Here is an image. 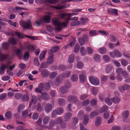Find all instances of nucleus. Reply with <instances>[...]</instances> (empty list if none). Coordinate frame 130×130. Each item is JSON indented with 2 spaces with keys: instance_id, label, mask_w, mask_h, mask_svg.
Masks as SVG:
<instances>
[{
  "instance_id": "5fc2aeb1",
  "label": "nucleus",
  "mask_w": 130,
  "mask_h": 130,
  "mask_svg": "<svg viewBox=\"0 0 130 130\" xmlns=\"http://www.w3.org/2000/svg\"><path fill=\"white\" fill-rule=\"evenodd\" d=\"M103 59L105 61L108 62L110 60V57L108 56L105 55L103 56Z\"/></svg>"
},
{
  "instance_id": "37998d69",
  "label": "nucleus",
  "mask_w": 130,
  "mask_h": 130,
  "mask_svg": "<svg viewBox=\"0 0 130 130\" xmlns=\"http://www.w3.org/2000/svg\"><path fill=\"white\" fill-rule=\"evenodd\" d=\"M80 20L82 25H85L88 22V19L87 18H81Z\"/></svg>"
},
{
  "instance_id": "0e129e2a",
  "label": "nucleus",
  "mask_w": 130,
  "mask_h": 130,
  "mask_svg": "<svg viewBox=\"0 0 130 130\" xmlns=\"http://www.w3.org/2000/svg\"><path fill=\"white\" fill-rule=\"evenodd\" d=\"M79 46L78 43H76L75 46L74 51L75 53H77L78 51Z\"/></svg>"
},
{
  "instance_id": "a19ab883",
  "label": "nucleus",
  "mask_w": 130,
  "mask_h": 130,
  "mask_svg": "<svg viewBox=\"0 0 130 130\" xmlns=\"http://www.w3.org/2000/svg\"><path fill=\"white\" fill-rule=\"evenodd\" d=\"M9 43L7 42H5L3 43L2 44L3 47L5 50H7L9 48Z\"/></svg>"
},
{
  "instance_id": "9d476101",
  "label": "nucleus",
  "mask_w": 130,
  "mask_h": 130,
  "mask_svg": "<svg viewBox=\"0 0 130 130\" xmlns=\"http://www.w3.org/2000/svg\"><path fill=\"white\" fill-rule=\"evenodd\" d=\"M108 12L110 14H113L116 16L118 15V10L115 9L109 8L107 9Z\"/></svg>"
},
{
  "instance_id": "9b49d317",
  "label": "nucleus",
  "mask_w": 130,
  "mask_h": 130,
  "mask_svg": "<svg viewBox=\"0 0 130 130\" xmlns=\"http://www.w3.org/2000/svg\"><path fill=\"white\" fill-rule=\"evenodd\" d=\"M72 116V113L70 112L66 113L64 116V119L65 121H69L71 118Z\"/></svg>"
},
{
  "instance_id": "a211bd4d",
  "label": "nucleus",
  "mask_w": 130,
  "mask_h": 130,
  "mask_svg": "<svg viewBox=\"0 0 130 130\" xmlns=\"http://www.w3.org/2000/svg\"><path fill=\"white\" fill-rule=\"evenodd\" d=\"M49 74V72L46 69H43L42 70L41 74L43 77H46Z\"/></svg>"
},
{
  "instance_id": "864d4df0",
  "label": "nucleus",
  "mask_w": 130,
  "mask_h": 130,
  "mask_svg": "<svg viewBox=\"0 0 130 130\" xmlns=\"http://www.w3.org/2000/svg\"><path fill=\"white\" fill-rule=\"evenodd\" d=\"M110 4L111 3L110 2H109V1H107V2H106V1H105L102 2L99 5V6H104L106 5L107 4H108L109 5H110Z\"/></svg>"
},
{
  "instance_id": "7ed1b4c3",
  "label": "nucleus",
  "mask_w": 130,
  "mask_h": 130,
  "mask_svg": "<svg viewBox=\"0 0 130 130\" xmlns=\"http://www.w3.org/2000/svg\"><path fill=\"white\" fill-rule=\"evenodd\" d=\"M53 24L56 26L55 29L58 31H60L61 30V28L60 27V23L59 21V19L58 18H54L52 20Z\"/></svg>"
},
{
  "instance_id": "052dcab7",
  "label": "nucleus",
  "mask_w": 130,
  "mask_h": 130,
  "mask_svg": "<svg viewBox=\"0 0 130 130\" xmlns=\"http://www.w3.org/2000/svg\"><path fill=\"white\" fill-rule=\"evenodd\" d=\"M46 30L49 32L52 31L53 30V28L52 26L50 25H47L46 26Z\"/></svg>"
},
{
  "instance_id": "09e8293b",
  "label": "nucleus",
  "mask_w": 130,
  "mask_h": 130,
  "mask_svg": "<svg viewBox=\"0 0 130 130\" xmlns=\"http://www.w3.org/2000/svg\"><path fill=\"white\" fill-rule=\"evenodd\" d=\"M94 58L96 61L99 62L100 60V57L99 55L95 54L94 55Z\"/></svg>"
},
{
  "instance_id": "774afa93",
  "label": "nucleus",
  "mask_w": 130,
  "mask_h": 130,
  "mask_svg": "<svg viewBox=\"0 0 130 130\" xmlns=\"http://www.w3.org/2000/svg\"><path fill=\"white\" fill-rule=\"evenodd\" d=\"M25 107V105L22 104H20L18 107V111L20 112L21 111L24 109Z\"/></svg>"
},
{
  "instance_id": "ea45409f",
  "label": "nucleus",
  "mask_w": 130,
  "mask_h": 130,
  "mask_svg": "<svg viewBox=\"0 0 130 130\" xmlns=\"http://www.w3.org/2000/svg\"><path fill=\"white\" fill-rule=\"evenodd\" d=\"M81 24V22L79 21H77L76 22L72 21L71 23V25L72 26H78L80 25Z\"/></svg>"
},
{
  "instance_id": "f257e3e1",
  "label": "nucleus",
  "mask_w": 130,
  "mask_h": 130,
  "mask_svg": "<svg viewBox=\"0 0 130 130\" xmlns=\"http://www.w3.org/2000/svg\"><path fill=\"white\" fill-rule=\"evenodd\" d=\"M19 24L25 28L30 29L32 27L31 22L29 20H27L26 21L21 20L19 22Z\"/></svg>"
},
{
  "instance_id": "423d86ee",
  "label": "nucleus",
  "mask_w": 130,
  "mask_h": 130,
  "mask_svg": "<svg viewBox=\"0 0 130 130\" xmlns=\"http://www.w3.org/2000/svg\"><path fill=\"white\" fill-rule=\"evenodd\" d=\"M51 13H48L47 15H45L43 16V20L46 23H48L50 21V17L52 15Z\"/></svg>"
},
{
  "instance_id": "6e6d98bb",
  "label": "nucleus",
  "mask_w": 130,
  "mask_h": 130,
  "mask_svg": "<svg viewBox=\"0 0 130 130\" xmlns=\"http://www.w3.org/2000/svg\"><path fill=\"white\" fill-rule=\"evenodd\" d=\"M34 64L36 66L38 67L39 65L38 59L37 58H35L34 59Z\"/></svg>"
},
{
  "instance_id": "4d7b16f0",
  "label": "nucleus",
  "mask_w": 130,
  "mask_h": 130,
  "mask_svg": "<svg viewBox=\"0 0 130 130\" xmlns=\"http://www.w3.org/2000/svg\"><path fill=\"white\" fill-rule=\"evenodd\" d=\"M105 101L106 103L109 106L111 105L112 104V102L109 98H105Z\"/></svg>"
},
{
  "instance_id": "b1692460",
  "label": "nucleus",
  "mask_w": 130,
  "mask_h": 130,
  "mask_svg": "<svg viewBox=\"0 0 130 130\" xmlns=\"http://www.w3.org/2000/svg\"><path fill=\"white\" fill-rule=\"evenodd\" d=\"M65 101L63 98H60L58 100V103L60 106H62L65 104Z\"/></svg>"
},
{
  "instance_id": "4c0bfd02",
  "label": "nucleus",
  "mask_w": 130,
  "mask_h": 130,
  "mask_svg": "<svg viewBox=\"0 0 130 130\" xmlns=\"http://www.w3.org/2000/svg\"><path fill=\"white\" fill-rule=\"evenodd\" d=\"M68 18L66 19V20L68 22L69 21V20L71 21H77V20L78 19L77 17H74L72 18H70L71 17H69V16H67Z\"/></svg>"
},
{
  "instance_id": "de8ad7c7",
  "label": "nucleus",
  "mask_w": 130,
  "mask_h": 130,
  "mask_svg": "<svg viewBox=\"0 0 130 130\" xmlns=\"http://www.w3.org/2000/svg\"><path fill=\"white\" fill-rule=\"evenodd\" d=\"M58 69L59 70L61 71H64L66 69V66L63 64L59 65L58 67Z\"/></svg>"
},
{
  "instance_id": "f03ea898",
  "label": "nucleus",
  "mask_w": 130,
  "mask_h": 130,
  "mask_svg": "<svg viewBox=\"0 0 130 130\" xmlns=\"http://www.w3.org/2000/svg\"><path fill=\"white\" fill-rule=\"evenodd\" d=\"M89 79L90 82L94 86H97L100 83L98 79L94 76H91L89 77Z\"/></svg>"
},
{
  "instance_id": "20e7f679",
  "label": "nucleus",
  "mask_w": 130,
  "mask_h": 130,
  "mask_svg": "<svg viewBox=\"0 0 130 130\" xmlns=\"http://www.w3.org/2000/svg\"><path fill=\"white\" fill-rule=\"evenodd\" d=\"M79 82L82 83H83L85 82L86 78V73L84 71H82L81 72V73L79 75Z\"/></svg>"
},
{
  "instance_id": "c756f323",
  "label": "nucleus",
  "mask_w": 130,
  "mask_h": 130,
  "mask_svg": "<svg viewBox=\"0 0 130 130\" xmlns=\"http://www.w3.org/2000/svg\"><path fill=\"white\" fill-rule=\"evenodd\" d=\"M75 56L73 54H72L70 55L68 58V62L71 63L73 62Z\"/></svg>"
},
{
  "instance_id": "473e14b6",
  "label": "nucleus",
  "mask_w": 130,
  "mask_h": 130,
  "mask_svg": "<svg viewBox=\"0 0 130 130\" xmlns=\"http://www.w3.org/2000/svg\"><path fill=\"white\" fill-rule=\"evenodd\" d=\"M108 107L106 105H104L100 109V111L101 112H103L108 110Z\"/></svg>"
},
{
  "instance_id": "e2e57ef3",
  "label": "nucleus",
  "mask_w": 130,
  "mask_h": 130,
  "mask_svg": "<svg viewBox=\"0 0 130 130\" xmlns=\"http://www.w3.org/2000/svg\"><path fill=\"white\" fill-rule=\"evenodd\" d=\"M59 49V47L58 46H55L52 48L51 50L52 53H55L57 52Z\"/></svg>"
},
{
  "instance_id": "bf43d9fd",
  "label": "nucleus",
  "mask_w": 130,
  "mask_h": 130,
  "mask_svg": "<svg viewBox=\"0 0 130 130\" xmlns=\"http://www.w3.org/2000/svg\"><path fill=\"white\" fill-rule=\"evenodd\" d=\"M60 82V81L59 79V78L57 77L55 79V81L54 82L55 85L57 86H58L59 85Z\"/></svg>"
},
{
  "instance_id": "0eeeda50",
  "label": "nucleus",
  "mask_w": 130,
  "mask_h": 130,
  "mask_svg": "<svg viewBox=\"0 0 130 130\" xmlns=\"http://www.w3.org/2000/svg\"><path fill=\"white\" fill-rule=\"evenodd\" d=\"M44 87L42 83H40L38 86V88H36L35 89V91L37 93H41L42 91L44 89Z\"/></svg>"
},
{
  "instance_id": "13d9d810",
  "label": "nucleus",
  "mask_w": 130,
  "mask_h": 130,
  "mask_svg": "<svg viewBox=\"0 0 130 130\" xmlns=\"http://www.w3.org/2000/svg\"><path fill=\"white\" fill-rule=\"evenodd\" d=\"M29 111L27 110H25L22 112V116L24 118H26L28 116Z\"/></svg>"
},
{
  "instance_id": "412c9836",
  "label": "nucleus",
  "mask_w": 130,
  "mask_h": 130,
  "mask_svg": "<svg viewBox=\"0 0 130 130\" xmlns=\"http://www.w3.org/2000/svg\"><path fill=\"white\" fill-rule=\"evenodd\" d=\"M71 80L73 82L77 81L78 79V77L77 75L75 74H73L71 76Z\"/></svg>"
},
{
  "instance_id": "4468645a",
  "label": "nucleus",
  "mask_w": 130,
  "mask_h": 130,
  "mask_svg": "<svg viewBox=\"0 0 130 130\" xmlns=\"http://www.w3.org/2000/svg\"><path fill=\"white\" fill-rule=\"evenodd\" d=\"M8 41L9 43L12 45L16 44L17 43V39L12 37H9Z\"/></svg>"
},
{
  "instance_id": "c85d7f7f",
  "label": "nucleus",
  "mask_w": 130,
  "mask_h": 130,
  "mask_svg": "<svg viewBox=\"0 0 130 130\" xmlns=\"http://www.w3.org/2000/svg\"><path fill=\"white\" fill-rule=\"evenodd\" d=\"M5 116L6 118L10 119L12 118V113L10 111H8L5 113Z\"/></svg>"
},
{
  "instance_id": "3c124183",
  "label": "nucleus",
  "mask_w": 130,
  "mask_h": 130,
  "mask_svg": "<svg viewBox=\"0 0 130 130\" xmlns=\"http://www.w3.org/2000/svg\"><path fill=\"white\" fill-rule=\"evenodd\" d=\"M43 22V20L42 18H41L36 20L35 21V23L37 26H39L42 24Z\"/></svg>"
},
{
  "instance_id": "680f3d73",
  "label": "nucleus",
  "mask_w": 130,
  "mask_h": 130,
  "mask_svg": "<svg viewBox=\"0 0 130 130\" xmlns=\"http://www.w3.org/2000/svg\"><path fill=\"white\" fill-rule=\"evenodd\" d=\"M97 102V100L95 99H93L91 100L90 102V104L92 106H95Z\"/></svg>"
},
{
  "instance_id": "ddd939ff",
  "label": "nucleus",
  "mask_w": 130,
  "mask_h": 130,
  "mask_svg": "<svg viewBox=\"0 0 130 130\" xmlns=\"http://www.w3.org/2000/svg\"><path fill=\"white\" fill-rule=\"evenodd\" d=\"M70 6V5H58L57 6H51V7L52 8H54L57 9H60L63 8H65L69 7Z\"/></svg>"
},
{
  "instance_id": "e433bc0d",
  "label": "nucleus",
  "mask_w": 130,
  "mask_h": 130,
  "mask_svg": "<svg viewBox=\"0 0 130 130\" xmlns=\"http://www.w3.org/2000/svg\"><path fill=\"white\" fill-rule=\"evenodd\" d=\"M89 102L90 100L88 99H87L82 101L81 103V104L83 106H85L89 104Z\"/></svg>"
},
{
  "instance_id": "dca6fc26",
  "label": "nucleus",
  "mask_w": 130,
  "mask_h": 130,
  "mask_svg": "<svg viewBox=\"0 0 130 130\" xmlns=\"http://www.w3.org/2000/svg\"><path fill=\"white\" fill-rule=\"evenodd\" d=\"M37 101V96L34 95H32L31 98V100L30 102L29 106L30 107L32 103L35 104Z\"/></svg>"
},
{
  "instance_id": "2eb2a0df",
  "label": "nucleus",
  "mask_w": 130,
  "mask_h": 130,
  "mask_svg": "<svg viewBox=\"0 0 130 130\" xmlns=\"http://www.w3.org/2000/svg\"><path fill=\"white\" fill-rule=\"evenodd\" d=\"M71 74V72L70 71H66L62 73L61 76L62 78H66L69 77Z\"/></svg>"
},
{
  "instance_id": "5701e85b",
  "label": "nucleus",
  "mask_w": 130,
  "mask_h": 130,
  "mask_svg": "<svg viewBox=\"0 0 130 130\" xmlns=\"http://www.w3.org/2000/svg\"><path fill=\"white\" fill-rule=\"evenodd\" d=\"M55 121L57 124L59 125L61 124L63 122L62 118L60 117H58L55 119Z\"/></svg>"
},
{
  "instance_id": "f3484780",
  "label": "nucleus",
  "mask_w": 130,
  "mask_h": 130,
  "mask_svg": "<svg viewBox=\"0 0 130 130\" xmlns=\"http://www.w3.org/2000/svg\"><path fill=\"white\" fill-rule=\"evenodd\" d=\"M8 55L7 54H2L0 52V61L3 62L8 57Z\"/></svg>"
},
{
  "instance_id": "aec40b11",
  "label": "nucleus",
  "mask_w": 130,
  "mask_h": 130,
  "mask_svg": "<svg viewBox=\"0 0 130 130\" xmlns=\"http://www.w3.org/2000/svg\"><path fill=\"white\" fill-rule=\"evenodd\" d=\"M42 99L45 100H48L50 99L49 95L46 93H42Z\"/></svg>"
},
{
  "instance_id": "49530a36",
  "label": "nucleus",
  "mask_w": 130,
  "mask_h": 130,
  "mask_svg": "<svg viewBox=\"0 0 130 130\" xmlns=\"http://www.w3.org/2000/svg\"><path fill=\"white\" fill-rule=\"evenodd\" d=\"M91 92L93 94L95 95L98 92V89L96 87L92 88L91 89Z\"/></svg>"
},
{
  "instance_id": "79ce46f5",
  "label": "nucleus",
  "mask_w": 130,
  "mask_h": 130,
  "mask_svg": "<svg viewBox=\"0 0 130 130\" xmlns=\"http://www.w3.org/2000/svg\"><path fill=\"white\" fill-rule=\"evenodd\" d=\"M88 116L87 115H85L84 116V120L83 121V123L84 125H86L88 122Z\"/></svg>"
},
{
  "instance_id": "c03bdc74",
  "label": "nucleus",
  "mask_w": 130,
  "mask_h": 130,
  "mask_svg": "<svg viewBox=\"0 0 130 130\" xmlns=\"http://www.w3.org/2000/svg\"><path fill=\"white\" fill-rule=\"evenodd\" d=\"M36 109L37 111H41L43 110L41 103H39L37 104Z\"/></svg>"
},
{
  "instance_id": "4be33fe9",
  "label": "nucleus",
  "mask_w": 130,
  "mask_h": 130,
  "mask_svg": "<svg viewBox=\"0 0 130 130\" xmlns=\"http://www.w3.org/2000/svg\"><path fill=\"white\" fill-rule=\"evenodd\" d=\"M112 69V66L111 65H108L105 68V71L106 73H109Z\"/></svg>"
},
{
  "instance_id": "2f4dec72",
  "label": "nucleus",
  "mask_w": 130,
  "mask_h": 130,
  "mask_svg": "<svg viewBox=\"0 0 130 130\" xmlns=\"http://www.w3.org/2000/svg\"><path fill=\"white\" fill-rule=\"evenodd\" d=\"M106 48L104 47L101 48L98 50L99 52L102 54H105L106 53Z\"/></svg>"
},
{
  "instance_id": "cd10ccee",
  "label": "nucleus",
  "mask_w": 130,
  "mask_h": 130,
  "mask_svg": "<svg viewBox=\"0 0 130 130\" xmlns=\"http://www.w3.org/2000/svg\"><path fill=\"white\" fill-rule=\"evenodd\" d=\"M112 101L115 104H118L120 101V99L118 97H115L111 99Z\"/></svg>"
},
{
  "instance_id": "f704fd0d",
  "label": "nucleus",
  "mask_w": 130,
  "mask_h": 130,
  "mask_svg": "<svg viewBox=\"0 0 130 130\" xmlns=\"http://www.w3.org/2000/svg\"><path fill=\"white\" fill-rule=\"evenodd\" d=\"M114 52H115L116 57L119 58L121 57L122 56V54L118 50L114 49Z\"/></svg>"
},
{
  "instance_id": "a18cd8bd",
  "label": "nucleus",
  "mask_w": 130,
  "mask_h": 130,
  "mask_svg": "<svg viewBox=\"0 0 130 130\" xmlns=\"http://www.w3.org/2000/svg\"><path fill=\"white\" fill-rule=\"evenodd\" d=\"M98 32L95 30H91L89 32V35L90 36H93L96 35L98 34Z\"/></svg>"
},
{
  "instance_id": "69168bd1",
  "label": "nucleus",
  "mask_w": 130,
  "mask_h": 130,
  "mask_svg": "<svg viewBox=\"0 0 130 130\" xmlns=\"http://www.w3.org/2000/svg\"><path fill=\"white\" fill-rule=\"evenodd\" d=\"M57 75V73L56 72H52L50 75V78L51 79H54Z\"/></svg>"
},
{
  "instance_id": "6e6552de",
  "label": "nucleus",
  "mask_w": 130,
  "mask_h": 130,
  "mask_svg": "<svg viewBox=\"0 0 130 130\" xmlns=\"http://www.w3.org/2000/svg\"><path fill=\"white\" fill-rule=\"evenodd\" d=\"M44 109L47 113H48L51 112L52 109V104L50 103L47 104L45 106Z\"/></svg>"
},
{
  "instance_id": "8fccbe9b",
  "label": "nucleus",
  "mask_w": 130,
  "mask_h": 130,
  "mask_svg": "<svg viewBox=\"0 0 130 130\" xmlns=\"http://www.w3.org/2000/svg\"><path fill=\"white\" fill-rule=\"evenodd\" d=\"M121 63L123 66H125L128 64V61L125 59H123L121 60Z\"/></svg>"
},
{
  "instance_id": "7c9ffc66",
  "label": "nucleus",
  "mask_w": 130,
  "mask_h": 130,
  "mask_svg": "<svg viewBox=\"0 0 130 130\" xmlns=\"http://www.w3.org/2000/svg\"><path fill=\"white\" fill-rule=\"evenodd\" d=\"M22 101L24 102L27 101L29 100V97L27 94H25L22 96Z\"/></svg>"
},
{
  "instance_id": "338daca9",
  "label": "nucleus",
  "mask_w": 130,
  "mask_h": 130,
  "mask_svg": "<svg viewBox=\"0 0 130 130\" xmlns=\"http://www.w3.org/2000/svg\"><path fill=\"white\" fill-rule=\"evenodd\" d=\"M22 96V94L21 93H16L14 95V97L17 100L20 99Z\"/></svg>"
},
{
  "instance_id": "f8f14e48",
  "label": "nucleus",
  "mask_w": 130,
  "mask_h": 130,
  "mask_svg": "<svg viewBox=\"0 0 130 130\" xmlns=\"http://www.w3.org/2000/svg\"><path fill=\"white\" fill-rule=\"evenodd\" d=\"M69 88H68L66 86H63L59 89V92L62 94H65L68 92Z\"/></svg>"
},
{
  "instance_id": "c9c22d12",
  "label": "nucleus",
  "mask_w": 130,
  "mask_h": 130,
  "mask_svg": "<svg viewBox=\"0 0 130 130\" xmlns=\"http://www.w3.org/2000/svg\"><path fill=\"white\" fill-rule=\"evenodd\" d=\"M25 44L26 45V47L28 49H29L32 51L34 50V47L32 45H29L28 43L26 42L25 43Z\"/></svg>"
},
{
  "instance_id": "6ab92c4d",
  "label": "nucleus",
  "mask_w": 130,
  "mask_h": 130,
  "mask_svg": "<svg viewBox=\"0 0 130 130\" xmlns=\"http://www.w3.org/2000/svg\"><path fill=\"white\" fill-rule=\"evenodd\" d=\"M102 122L101 118L99 117H96L95 121V125L97 126H99L100 125Z\"/></svg>"
},
{
  "instance_id": "72a5a7b5",
  "label": "nucleus",
  "mask_w": 130,
  "mask_h": 130,
  "mask_svg": "<svg viewBox=\"0 0 130 130\" xmlns=\"http://www.w3.org/2000/svg\"><path fill=\"white\" fill-rule=\"evenodd\" d=\"M80 52L83 56H84L86 54V52L85 48L83 47H82L80 48Z\"/></svg>"
},
{
  "instance_id": "1a4fd4ad",
  "label": "nucleus",
  "mask_w": 130,
  "mask_h": 130,
  "mask_svg": "<svg viewBox=\"0 0 130 130\" xmlns=\"http://www.w3.org/2000/svg\"><path fill=\"white\" fill-rule=\"evenodd\" d=\"M54 59V55L52 54L49 55L47 60L46 63L48 64H51L53 62Z\"/></svg>"
},
{
  "instance_id": "58836bf2",
  "label": "nucleus",
  "mask_w": 130,
  "mask_h": 130,
  "mask_svg": "<svg viewBox=\"0 0 130 130\" xmlns=\"http://www.w3.org/2000/svg\"><path fill=\"white\" fill-rule=\"evenodd\" d=\"M11 63V62L10 61H9L6 63V64H2V66L5 68V69H9V66L10 64Z\"/></svg>"
},
{
  "instance_id": "39448f33",
  "label": "nucleus",
  "mask_w": 130,
  "mask_h": 130,
  "mask_svg": "<svg viewBox=\"0 0 130 130\" xmlns=\"http://www.w3.org/2000/svg\"><path fill=\"white\" fill-rule=\"evenodd\" d=\"M67 100L70 102L75 103L78 101V99L76 96L73 95H70L68 97Z\"/></svg>"
},
{
  "instance_id": "603ef678",
  "label": "nucleus",
  "mask_w": 130,
  "mask_h": 130,
  "mask_svg": "<svg viewBox=\"0 0 130 130\" xmlns=\"http://www.w3.org/2000/svg\"><path fill=\"white\" fill-rule=\"evenodd\" d=\"M7 96V94L6 93H3L0 95V100H2L5 99Z\"/></svg>"
},
{
  "instance_id": "a878e982",
  "label": "nucleus",
  "mask_w": 130,
  "mask_h": 130,
  "mask_svg": "<svg viewBox=\"0 0 130 130\" xmlns=\"http://www.w3.org/2000/svg\"><path fill=\"white\" fill-rule=\"evenodd\" d=\"M58 115H61L63 112V108L61 107H58L56 109Z\"/></svg>"
},
{
  "instance_id": "393cba45",
  "label": "nucleus",
  "mask_w": 130,
  "mask_h": 130,
  "mask_svg": "<svg viewBox=\"0 0 130 130\" xmlns=\"http://www.w3.org/2000/svg\"><path fill=\"white\" fill-rule=\"evenodd\" d=\"M46 51L41 53L39 56V59L40 61H42L45 58L46 54Z\"/></svg>"
},
{
  "instance_id": "bb28decb",
  "label": "nucleus",
  "mask_w": 130,
  "mask_h": 130,
  "mask_svg": "<svg viewBox=\"0 0 130 130\" xmlns=\"http://www.w3.org/2000/svg\"><path fill=\"white\" fill-rule=\"evenodd\" d=\"M50 120V118L48 116H45L43 118V123L44 124H47Z\"/></svg>"
}]
</instances>
